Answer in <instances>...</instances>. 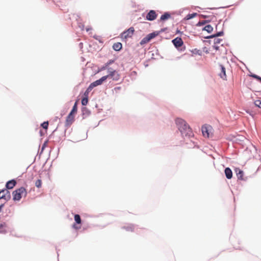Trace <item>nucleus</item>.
Returning a JSON list of instances; mask_svg holds the SVG:
<instances>
[{"label":"nucleus","instance_id":"nucleus-1","mask_svg":"<svg viewBox=\"0 0 261 261\" xmlns=\"http://www.w3.org/2000/svg\"><path fill=\"white\" fill-rule=\"evenodd\" d=\"M175 121L179 130L182 135L186 136H188L189 137L192 136L193 133L191 128L184 120L180 118H177Z\"/></svg>","mask_w":261,"mask_h":261},{"label":"nucleus","instance_id":"nucleus-2","mask_svg":"<svg viewBox=\"0 0 261 261\" xmlns=\"http://www.w3.org/2000/svg\"><path fill=\"white\" fill-rule=\"evenodd\" d=\"M12 194L13 200L18 201L20 200L22 197H25L27 192L24 188L21 187L13 191Z\"/></svg>","mask_w":261,"mask_h":261},{"label":"nucleus","instance_id":"nucleus-3","mask_svg":"<svg viewBox=\"0 0 261 261\" xmlns=\"http://www.w3.org/2000/svg\"><path fill=\"white\" fill-rule=\"evenodd\" d=\"M201 130L204 137L210 138L213 136V128L211 125H205L202 126Z\"/></svg>","mask_w":261,"mask_h":261},{"label":"nucleus","instance_id":"nucleus-4","mask_svg":"<svg viewBox=\"0 0 261 261\" xmlns=\"http://www.w3.org/2000/svg\"><path fill=\"white\" fill-rule=\"evenodd\" d=\"M134 32V28L133 27H130L128 30L121 34V38L122 39H127V38H131L133 36Z\"/></svg>","mask_w":261,"mask_h":261},{"label":"nucleus","instance_id":"nucleus-5","mask_svg":"<svg viewBox=\"0 0 261 261\" xmlns=\"http://www.w3.org/2000/svg\"><path fill=\"white\" fill-rule=\"evenodd\" d=\"M110 73H109L108 75H105L106 76V80L108 78H110L112 79L113 81H118L119 80L120 78V75L118 73L117 71H114L110 72Z\"/></svg>","mask_w":261,"mask_h":261},{"label":"nucleus","instance_id":"nucleus-6","mask_svg":"<svg viewBox=\"0 0 261 261\" xmlns=\"http://www.w3.org/2000/svg\"><path fill=\"white\" fill-rule=\"evenodd\" d=\"M10 198V192L7 190L4 189L0 191V199H4L5 200H8Z\"/></svg>","mask_w":261,"mask_h":261},{"label":"nucleus","instance_id":"nucleus-7","mask_svg":"<svg viewBox=\"0 0 261 261\" xmlns=\"http://www.w3.org/2000/svg\"><path fill=\"white\" fill-rule=\"evenodd\" d=\"M157 14L155 11L150 10L146 15V18L148 20L152 21L156 19Z\"/></svg>","mask_w":261,"mask_h":261},{"label":"nucleus","instance_id":"nucleus-8","mask_svg":"<svg viewBox=\"0 0 261 261\" xmlns=\"http://www.w3.org/2000/svg\"><path fill=\"white\" fill-rule=\"evenodd\" d=\"M106 80V76H102L100 79L96 80V81L92 83L89 86H90L93 89L96 86L100 85L102 83Z\"/></svg>","mask_w":261,"mask_h":261},{"label":"nucleus","instance_id":"nucleus-9","mask_svg":"<svg viewBox=\"0 0 261 261\" xmlns=\"http://www.w3.org/2000/svg\"><path fill=\"white\" fill-rule=\"evenodd\" d=\"M174 45L176 47L178 48L181 47L183 45V41L181 38L176 37L172 41Z\"/></svg>","mask_w":261,"mask_h":261},{"label":"nucleus","instance_id":"nucleus-10","mask_svg":"<svg viewBox=\"0 0 261 261\" xmlns=\"http://www.w3.org/2000/svg\"><path fill=\"white\" fill-rule=\"evenodd\" d=\"M74 114L69 113L67 116L66 119V125L69 126L74 121Z\"/></svg>","mask_w":261,"mask_h":261},{"label":"nucleus","instance_id":"nucleus-11","mask_svg":"<svg viewBox=\"0 0 261 261\" xmlns=\"http://www.w3.org/2000/svg\"><path fill=\"white\" fill-rule=\"evenodd\" d=\"M235 172L236 173L238 179L241 180H244V172L242 170H241L239 168H236Z\"/></svg>","mask_w":261,"mask_h":261},{"label":"nucleus","instance_id":"nucleus-12","mask_svg":"<svg viewBox=\"0 0 261 261\" xmlns=\"http://www.w3.org/2000/svg\"><path fill=\"white\" fill-rule=\"evenodd\" d=\"M224 173L227 179H231L232 178V172L231 170L229 167H227L225 169Z\"/></svg>","mask_w":261,"mask_h":261},{"label":"nucleus","instance_id":"nucleus-13","mask_svg":"<svg viewBox=\"0 0 261 261\" xmlns=\"http://www.w3.org/2000/svg\"><path fill=\"white\" fill-rule=\"evenodd\" d=\"M221 67V72L219 73V75L221 79L225 80H226V75L225 72V68L222 65L220 66Z\"/></svg>","mask_w":261,"mask_h":261},{"label":"nucleus","instance_id":"nucleus-14","mask_svg":"<svg viewBox=\"0 0 261 261\" xmlns=\"http://www.w3.org/2000/svg\"><path fill=\"white\" fill-rule=\"evenodd\" d=\"M16 182L15 180H11L8 181L6 184V188L8 189H11L16 185Z\"/></svg>","mask_w":261,"mask_h":261},{"label":"nucleus","instance_id":"nucleus-15","mask_svg":"<svg viewBox=\"0 0 261 261\" xmlns=\"http://www.w3.org/2000/svg\"><path fill=\"white\" fill-rule=\"evenodd\" d=\"M122 47V44L120 42H117L113 44V48L116 51H119Z\"/></svg>","mask_w":261,"mask_h":261},{"label":"nucleus","instance_id":"nucleus-16","mask_svg":"<svg viewBox=\"0 0 261 261\" xmlns=\"http://www.w3.org/2000/svg\"><path fill=\"white\" fill-rule=\"evenodd\" d=\"M7 224L5 222L0 224V233H6L7 232Z\"/></svg>","mask_w":261,"mask_h":261},{"label":"nucleus","instance_id":"nucleus-17","mask_svg":"<svg viewBox=\"0 0 261 261\" xmlns=\"http://www.w3.org/2000/svg\"><path fill=\"white\" fill-rule=\"evenodd\" d=\"M171 15L169 13H165L163 15L161 16L160 17V21H164L167 19H168L169 18H170Z\"/></svg>","mask_w":261,"mask_h":261},{"label":"nucleus","instance_id":"nucleus-18","mask_svg":"<svg viewBox=\"0 0 261 261\" xmlns=\"http://www.w3.org/2000/svg\"><path fill=\"white\" fill-rule=\"evenodd\" d=\"M156 36V34L155 33H152L150 34H149L147 37L144 38V39H146L147 41H149L152 38H154Z\"/></svg>","mask_w":261,"mask_h":261},{"label":"nucleus","instance_id":"nucleus-19","mask_svg":"<svg viewBox=\"0 0 261 261\" xmlns=\"http://www.w3.org/2000/svg\"><path fill=\"white\" fill-rule=\"evenodd\" d=\"M203 30L207 31L208 33H211L213 31V28L211 25L207 24L205 26Z\"/></svg>","mask_w":261,"mask_h":261},{"label":"nucleus","instance_id":"nucleus-20","mask_svg":"<svg viewBox=\"0 0 261 261\" xmlns=\"http://www.w3.org/2000/svg\"><path fill=\"white\" fill-rule=\"evenodd\" d=\"M197 14L196 13H193L192 14H189L185 17V19L189 20V19H192V18L195 17L196 16H197Z\"/></svg>","mask_w":261,"mask_h":261},{"label":"nucleus","instance_id":"nucleus-21","mask_svg":"<svg viewBox=\"0 0 261 261\" xmlns=\"http://www.w3.org/2000/svg\"><path fill=\"white\" fill-rule=\"evenodd\" d=\"M92 90V87L90 86H89L84 94V97L88 98L89 94Z\"/></svg>","mask_w":261,"mask_h":261},{"label":"nucleus","instance_id":"nucleus-22","mask_svg":"<svg viewBox=\"0 0 261 261\" xmlns=\"http://www.w3.org/2000/svg\"><path fill=\"white\" fill-rule=\"evenodd\" d=\"M74 220L77 224H80L81 223V217L79 215L75 214L74 215Z\"/></svg>","mask_w":261,"mask_h":261},{"label":"nucleus","instance_id":"nucleus-23","mask_svg":"<svg viewBox=\"0 0 261 261\" xmlns=\"http://www.w3.org/2000/svg\"><path fill=\"white\" fill-rule=\"evenodd\" d=\"M77 102H76L74 103V106H73V107L72 108V109L70 113H71V114H75L76 113V112H77Z\"/></svg>","mask_w":261,"mask_h":261},{"label":"nucleus","instance_id":"nucleus-24","mask_svg":"<svg viewBox=\"0 0 261 261\" xmlns=\"http://www.w3.org/2000/svg\"><path fill=\"white\" fill-rule=\"evenodd\" d=\"M254 103L255 106L261 109V98L255 100Z\"/></svg>","mask_w":261,"mask_h":261},{"label":"nucleus","instance_id":"nucleus-25","mask_svg":"<svg viewBox=\"0 0 261 261\" xmlns=\"http://www.w3.org/2000/svg\"><path fill=\"white\" fill-rule=\"evenodd\" d=\"M88 102V98L83 97L82 99V104L83 106H86Z\"/></svg>","mask_w":261,"mask_h":261},{"label":"nucleus","instance_id":"nucleus-26","mask_svg":"<svg viewBox=\"0 0 261 261\" xmlns=\"http://www.w3.org/2000/svg\"><path fill=\"white\" fill-rule=\"evenodd\" d=\"M42 185V181L41 179H38L35 182V186L38 188H41Z\"/></svg>","mask_w":261,"mask_h":261},{"label":"nucleus","instance_id":"nucleus-27","mask_svg":"<svg viewBox=\"0 0 261 261\" xmlns=\"http://www.w3.org/2000/svg\"><path fill=\"white\" fill-rule=\"evenodd\" d=\"M121 87H117L114 88L113 90V93H117L120 90H121Z\"/></svg>","mask_w":261,"mask_h":261},{"label":"nucleus","instance_id":"nucleus-28","mask_svg":"<svg viewBox=\"0 0 261 261\" xmlns=\"http://www.w3.org/2000/svg\"><path fill=\"white\" fill-rule=\"evenodd\" d=\"M42 127L44 129H47L48 126V121L44 122L41 124Z\"/></svg>","mask_w":261,"mask_h":261},{"label":"nucleus","instance_id":"nucleus-29","mask_svg":"<svg viewBox=\"0 0 261 261\" xmlns=\"http://www.w3.org/2000/svg\"><path fill=\"white\" fill-rule=\"evenodd\" d=\"M113 62V61H110L109 63H107L105 66H103L102 68H101V69L102 70H104V69H106V68H107V67H108L109 65L110 64H111V63H112Z\"/></svg>","mask_w":261,"mask_h":261},{"label":"nucleus","instance_id":"nucleus-30","mask_svg":"<svg viewBox=\"0 0 261 261\" xmlns=\"http://www.w3.org/2000/svg\"><path fill=\"white\" fill-rule=\"evenodd\" d=\"M252 76L254 78L258 80V81H259L261 82V77H259V76L255 75V74H253L252 75Z\"/></svg>","mask_w":261,"mask_h":261},{"label":"nucleus","instance_id":"nucleus-31","mask_svg":"<svg viewBox=\"0 0 261 261\" xmlns=\"http://www.w3.org/2000/svg\"><path fill=\"white\" fill-rule=\"evenodd\" d=\"M126 229L127 230L133 231L134 230V226L133 225H130L129 226L126 227Z\"/></svg>","mask_w":261,"mask_h":261},{"label":"nucleus","instance_id":"nucleus-32","mask_svg":"<svg viewBox=\"0 0 261 261\" xmlns=\"http://www.w3.org/2000/svg\"><path fill=\"white\" fill-rule=\"evenodd\" d=\"M106 69H108V74L110 73H111L110 72L116 71L115 70H114V69H112L111 68H108V67H107V68H106Z\"/></svg>","mask_w":261,"mask_h":261},{"label":"nucleus","instance_id":"nucleus-33","mask_svg":"<svg viewBox=\"0 0 261 261\" xmlns=\"http://www.w3.org/2000/svg\"><path fill=\"white\" fill-rule=\"evenodd\" d=\"M205 23V21H199L197 24V25H201L204 24Z\"/></svg>","mask_w":261,"mask_h":261},{"label":"nucleus","instance_id":"nucleus-34","mask_svg":"<svg viewBox=\"0 0 261 261\" xmlns=\"http://www.w3.org/2000/svg\"><path fill=\"white\" fill-rule=\"evenodd\" d=\"M223 33L222 32H219V33H218L216 35H214V36H221L222 35Z\"/></svg>","mask_w":261,"mask_h":261},{"label":"nucleus","instance_id":"nucleus-35","mask_svg":"<svg viewBox=\"0 0 261 261\" xmlns=\"http://www.w3.org/2000/svg\"><path fill=\"white\" fill-rule=\"evenodd\" d=\"M73 227L75 229H79L80 227L76 226L75 224L73 225Z\"/></svg>","mask_w":261,"mask_h":261},{"label":"nucleus","instance_id":"nucleus-36","mask_svg":"<svg viewBox=\"0 0 261 261\" xmlns=\"http://www.w3.org/2000/svg\"><path fill=\"white\" fill-rule=\"evenodd\" d=\"M86 30H87V31H89V29H87Z\"/></svg>","mask_w":261,"mask_h":261}]
</instances>
